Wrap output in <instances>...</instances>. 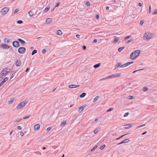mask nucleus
<instances>
[{
  "label": "nucleus",
  "instance_id": "1",
  "mask_svg": "<svg viewBox=\"0 0 157 157\" xmlns=\"http://www.w3.org/2000/svg\"><path fill=\"white\" fill-rule=\"evenodd\" d=\"M140 51L136 50L132 52L130 55V58L132 60L135 59L140 54Z\"/></svg>",
  "mask_w": 157,
  "mask_h": 157
},
{
  "label": "nucleus",
  "instance_id": "2",
  "mask_svg": "<svg viewBox=\"0 0 157 157\" xmlns=\"http://www.w3.org/2000/svg\"><path fill=\"white\" fill-rule=\"evenodd\" d=\"M153 37L152 35L148 32L146 33L143 36V38L144 40H149Z\"/></svg>",
  "mask_w": 157,
  "mask_h": 157
},
{
  "label": "nucleus",
  "instance_id": "3",
  "mask_svg": "<svg viewBox=\"0 0 157 157\" xmlns=\"http://www.w3.org/2000/svg\"><path fill=\"white\" fill-rule=\"evenodd\" d=\"M9 8L8 7H5L2 8L1 10V12L3 15L6 14L9 11Z\"/></svg>",
  "mask_w": 157,
  "mask_h": 157
},
{
  "label": "nucleus",
  "instance_id": "4",
  "mask_svg": "<svg viewBox=\"0 0 157 157\" xmlns=\"http://www.w3.org/2000/svg\"><path fill=\"white\" fill-rule=\"evenodd\" d=\"M26 51V49L24 47H21L18 49V52L21 54L24 53Z\"/></svg>",
  "mask_w": 157,
  "mask_h": 157
},
{
  "label": "nucleus",
  "instance_id": "5",
  "mask_svg": "<svg viewBox=\"0 0 157 157\" xmlns=\"http://www.w3.org/2000/svg\"><path fill=\"white\" fill-rule=\"evenodd\" d=\"M26 103L22 102L19 104L16 107L17 109H20L24 107L26 105Z\"/></svg>",
  "mask_w": 157,
  "mask_h": 157
},
{
  "label": "nucleus",
  "instance_id": "6",
  "mask_svg": "<svg viewBox=\"0 0 157 157\" xmlns=\"http://www.w3.org/2000/svg\"><path fill=\"white\" fill-rule=\"evenodd\" d=\"M121 75L120 74H115L108 76V77L109 78L119 77Z\"/></svg>",
  "mask_w": 157,
  "mask_h": 157
},
{
  "label": "nucleus",
  "instance_id": "7",
  "mask_svg": "<svg viewBox=\"0 0 157 157\" xmlns=\"http://www.w3.org/2000/svg\"><path fill=\"white\" fill-rule=\"evenodd\" d=\"M13 45L16 48H18L19 47L20 44L19 42L17 41H14L12 43Z\"/></svg>",
  "mask_w": 157,
  "mask_h": 157
},
{
  "label": "nucleus",
  "instance_id": "8",
  "mask_svg": "<svg viewBox=\"0 0 157 157\" xmlns=\"http://www.w3.org/2000/svg\"><path fill=\"white\" fill-rule=\"evenodd\" d=\"M8 73L7 71L3 69L1 72V75L2 76H5Z\"/></svg>",
  "mask_w": 157,
  "mask_h": 157
},
{
  "label": "nucleus",
  "instance_id": "9",
  "mask_svg": "<svg viewBox=\"0 0 157 157\" xmlns=\"http://www.w3.org/2000/svg\"><path fill=\"white\" fill-rule=\"evenodd\" d=\"M0 48L3 49H7L10 48V46L6 44H2L0 45Z\"/></svg>",
  "mask_w": 157,
  "mask_h": 157
},
{
  "label": "nucleus",
  "instance_id": "10",
  "mask_svg": "<svg viewBox=\"0 0 157 157\" xmlns=\"http://www.w3.org/2000/svg\"><path fill=\"white\" fill-rule=\"evenodd\" d=\"M129 141H130V140L128 139H125L123 140V141H122L121 143L118 144H117V145H119V144H124V143H128Z\"/></svg>",
  "mask_w": 157,
  "mask_h": 157
},
{
  "label": "nucleus",
  "instance_id": "11",
  "mask_svg": "<svg viewBox=\"0 0 157 157\" xmlns=\"http://www.w3.org/2000/svg\"><path fill=\"white\" fill-rule=\"evenodd\" d=\"M8 77L5 78L0 83V87L3 85V84L8 80Z\"/></svg>",
  "mask_w": 157,
  "mask_h": 157
},
{
  "label": "nucleus",
  "instance_id": "12",
  "mask_svg": "<svg viewBox=\"0 0 157 157\" xmlns=\"http://www.w3.org/2000/svg\"><path fill=\"white\" fill-rule=\"evenodd\" d=\"M79 85H76L74 84H71L68 86V87L70 88H74L79 86Z\"/></svg>",
  "mask_w": 157,
  "mask_h": 157
},
{
  "label": "nucleus",
  "instance_id": "13",
  "mask_svg": "<svg viewBox=\"0 0 157 157\" xmlns=\"http://www.w3.org/2000/svg\"><path fill=\"white\" fill-rule=\"evenodd\" d=\"M21 62L20 60H17L15 65L17 66H20L21 65Z\"/></svg>",
  "mask_w": 157,
  "mask_h": 157
},
{
  "label": "nucleus",
  "instance_id": "14",
  "mask_svg": "<svg viewBox=\"0 0 157 157\" xmlns=\"http://www.w3.org/2000/svg\"><path fill=\"white\" fill-rule=\"evenodd\" d=\"M113 37L114 38H115V39L113 41V43L114 44L116 43L119 40V39L118 37H117L116 36H114Z\"/></svg>",
  "mask_w": 157,
  "mask_h": 157
},
{
  "label": "nucleus",
  "instance_id": "15",
  "mask_svg": "<svg viewBox=\"0 0 157 157\" xmlns=\"http://www.w3.org/2000/svg\"><path fill=\"white\" fill-rule=\"evenodd\" d=\"M55 33L56 34L58 35H61L62 34L61 30H57Z\"/></svg>",
  "mask_w": 157,
  "mask_h": 157
},
{
  "label": "nucleus",
  "instance_id": "16",
  "mask_svg": "<svg viewBox=\"0 0 157 157\" xmlns=\"http://www.w3.org/2000/svg\"><path fill=\"white\" fill-rule=\"evenodd\" d=\"M40 128V125L39 124H36L34 126V129L36 130H38Z\"/></svg>",
  "mask_w": 157,
  "mask_h": 157
},
{
  "label": "nucleus",
  "instance_id": "17",
  "mask_svg": "<svg viewBox=\"0 0 157 157\" xmlns=\"http://www.w3.org/2000/svg\"><path fill=\"white\" fill-rule=\"evenodd\" d=\"M85 105H84V106H85ZM84 105H82V106H81V107H80L79 108V109H78V112L80 113V112H81L82 110H83V109H84Z\"/></svg>",
  "mask_w": 157,
  "mask_h": 157
},
{
  "label": "nucleus",
  "instance_id": "18",
  "mask_svg": "<svg viewBox=\"0 0 157 157\" xmlns=\"http://www.w3.org/2000/svg\"><path fill=\"white\" fill-rule=\"evenodd\" d=\"M121 62H119L116 64L115 67L116 68H117L119 67L120 66L121 67Z\"/></svg>",
  "mask_w": 157,
  "mask_h": 157
},
{
  "label": "nucleus",
  "instance_id": "19",
  "mask_svg": "<svg viewBox=\"0 0 157 157\" xmlns=\"http://www.w3.org/2000/svg\"><path fill=\"white\" fill-rule=\"evenodd\" d=\"M18 40L22 44H24L25 43V41H24V40H22L21 39L19 38V39H18Z\"/></svg>",
  "mask_w": 157,
  "mask_h": 157
},
{
  "label": "nucleus",
  "instance_id": "20",
  "mask_svg": "<svg viewBox=\"0 0 157 157\" xmlns=\"http://www.w3.org/2000/svg\"><path fill=\"white\" fill-rule=\"evenodd\" d=\"M132 124H126L124 125V128L126 129L129 128L131 127Z\"/></svg>",
  "mask_w": 157,
  "mask_h": 157
},
{
  "label": "nucleus",
  "instance_id": "21",
  "mask_svg": "<svg viewBox=\"0 0 157 157\" xmlns=\"http://www.w3.org/2000/svg\"><path fill=\"white\" fill-rule=\"evenodd\" d=\"M52 21V19L50 18H48L46 19V22L47 23H49L51 22Z\"/></svg>",
  "mask_w": 157,
  "mask_h": 157
},
{
  "label": "nucleus",
  "instance_id": "22",
  "mask_svg": "<svg viewBox=\"0 0 157 157\" xmlns=\"http://www.w3.org/2000/svg\"><path fill=\"white\" fill-rule=\"evenodd\" d=\"M86 95V93H83L80 95L79 97L81 98H83Z\"/></svg>",
  "mask_w": 157,
  "mask_h": 157
},
{
  "label": "nucleus",
  "instance_id": "23",
  "mask_svg": "<svg viewBox=\"0 0 157 157\" xmlns=\"http://www.w3.org/2000/svg\"><path fill=\"white\" fill-rule=\"evenodd\" d=\"M101 65V64L100 63H98L97 64H95L94 65V67L95 68H97L99 67Z\"/></svg>",
  "mask_w": 157,
  "mask_h": 157
},
{
  "label": "nucleus",
  "instance_id": "24",
  "mask_svg": "<svg viewBox=\"0 0 157 157\" xmlns=\"http://www.w3.org/2000/svg\"><path fill=\"white\" fill-rule=\"evenodd\" d=\"M28 13H29V16L30 17H32V16H33V11L31 10Z\"/></svg>",
  "mask_w": 157,
  "mask_h": 157
},
{
  "label": "nucleus",
  "instance_id": "25",
  "mask_svg": "<svg viewBox=\"0 0 157 157\" xmlns=\"http://www.w3.org/2000/svg\"><path fill=\"white\" fill-rule=\"evenodd\" d=\"M49 9H50V7H47L44 10V12L45 13L47 12L48 10H49Z\"/></svg>",
  "mask_w": 157,
  "mask_h": 157
},
{
  "label": "nucleus",
  "instance_id": "26",
  "mask_svg": "<svg viewBox=\"0 0 157 157\" xmlns=\"http://www.w3.org/2000/svg\"><path fill=\"white\" fill-rule=\"evenodd\" d=\"M99 98V96H97L93 100V102H95L96 101H97V100Z\"/></svg>",
  "mask_w": 157,
  "mask_h": 157
},
{
  "label": "nucleus",
  "instance_id": "27",
  "mask_svg": "<svg viewBox=\"0 0 157 157\" xmlns=\"http://www.w3.org/2000/svg\"><path fill=\"white\" fill-rule=\"evenodd\" d=\"M127 135V134H124V135H122L120 137H119L117 138L116 140H118L121 139V138H122L123 136H125V135Z\"/></svg>",
  "mask_w": 157,
  "mask_h": 157
},
{
  "label": "nucleus",
  "instance_id": "28",
  "mask_svg": "<svg viewBox=\"0 0 157 157\" xmlns=\"http://www.w3.org/2000/svg\"><path fill=\"white\" fill-rule=\"evenodd\" d=\"M37 52V51L36 50H33V52H32V54H31V55H34V54L36 53Z\"/></svg>",
  "mask_w": 157,
  "mask_h": 157
},
{
  "label": "nucleus",
  "instance_id": "29",
  "mask_svg": "<svg viewBox=\"0 0 157 157\" xmlns=\"http://www.w3.org/2000/svg\"><path fill=\"white\" fill-rule=\"evenodd\" d=\"M4 41L6 43H8L9 42L10 40L9 39L5 38L4 39Z\"/></svg>",
  "mask_w": 157,
  "mask_h": 157
},
{
  "label": "nucleus",
  "instance_id": "30",
  "mask_svg": "<svg viewBox=\"0 0 157 157\" xmlns=\"http://www.w3.org/2000/svg\"><path fill=\"white\" fill-rule=\"evenodd\" d=\"M98 147L97 145H95L94 147L91 150V152L93 151L94 150L96 149Z\"/></svg>",
  "mask_w": 157,
  "mask_h": 157
},
{
  "label": "nucleus",
  "instance_id": "31",
  "mask_svg": "<svg viewBox=\"0 0 157 157\" xmlns=\"http://www.w3.org/2000/svg\"><path fill=\"white\" fill-rule=\"evenodd\" d=\"M14 99H12L11 100H10L8 102V104H10L13 103V102L14 101Z\"/></svg>",
  "mask_w": 157,
  "mask_h": 157
},
{
  "label": "nucleus",
  "instance_id": "32",
  "mask_svg": "<svg viewBox=\"0 0 157 157\" xmlns=\"http://www.w3.org/2000/svg\"><path fill=\"white\" fill-rule=\"evenodd\" d=\"M16 71L15 72H14L11 75V77L10 79L12 78H13V77L16 75Z\"/></svg>",
  "mask_w": 157,
  "mask_h": 157
},
{
  "label": "nucleus",
  "instance_id": "33",
  "mask_svg": "<svg viewBox=\"0 0 157 157\" xmlns=\"http://www.w3.org/2000/svg\"><path fill=\"white\" fill-rule=\"evenodd\" d=\"M124 48V47H122L119 48H118V51L119 52H121L122 51V50Z\"/></svg>",
  "mask_w": 157,
  "mask_h": 157
},
{
  "label": "nucleus",
  "instance_id": "34",
  "mask_svg": "<svg viewBox=\"0 0 157 157\" xmlns=\"http://www.w3.org/2000/svg\"><path fill=\"white\" fill-rule=\"evenodd\" d=\"M148 88L147 87H144L143 88V90L146 91L147 90Z\"/></svg>",
  "mask_w": 157,
  "mask_h": 157
},
{
  "label": "nucleus",
  "instance_id": "35",
  "mask_svg": "<svg viewBox=\"0 0 157 157\" xmlns=\"http://www.w3.org/2000/svg\"><path fill=\"white\" fill-rule=\"evenodd\" d=\"M67 122L66 121H63V122L61 124V126L64 125Z\"/></svg>",
  "mask_w": 157,
  "mask_h": 157
},
{
  "label": "nucleus",
  "instance_id": "36",
  "mask_svg": "<svg viewBox=\"0 0 157 157\" xmlns=\"http://www.w3.org/2000/svg\"><path fill=\"white\" fill-rule=\"evenodd\" d=\"M105 147V144H103L102 146H101L100 147V149L101 150L103 149Z\"/></svg>",
  "mask_w": 157,
  "mask_h": 157
},
{
  "label": "nucleus",
  "instance_id": "37",
  "mask_svg": "<svg viewBox=\"0 0 157 157\" xmlns=\"http://www.w3.org/2000/svg\"><path fill=\"white\" fill-rule=\"evenodd\" d=\"M17 23L19 24H21L23 23V21L21 20H18L17 21Z\"/></svg>",
  "mask_w": 157,
  "mask_h": 157
},
{
  "label": "nucleus",
  "instance_id": "38",
  "mask_svg": "<svg viewBox=\"0 0 157 157\" xmlns=\"http://www.w3.org/2000/svg\"><path fill=\"white\" fill-rule=\"evenodd\" d=\"M129 114V113L128 112H127L125 113L124 115V117H125L128 116Z\"/></svg>",
  "mask_w": 157,
  "mask_h": 157
},
{
  "label": "nucleus",
  "instance_id": "39",
  "mask_svg": "<svg viewBox=\"0 0 157 157\" xmlns=\"http://www.w3.org/2000/svg\"><path fill=\"white\" fill-rule=\"evenodd\" d=\"M157 14V10L155 9L153 13V15Z\"/></svg>",
  "mask_w": 157,
  "mask_h": 157
},
{
  "label": "nucleus",
  "instance_id": "40",
  "mask_svg": "<svg viewBox=\"0 0 157 157\" xmlns=\"http://www.w3.org/2000/svg\"><path fill=\"white\" fill-rule=\"evenodd\" d=\"M108 78H108V77H106V78H101V79H100L99 80V81H101L102 80H105V79H108Z\"/></svg>",
  "mask_w": 157,
  "mask_h": 157
},
{
  "label": "nucleus",
  "instance_id": "41",
  "mask_svg": "<svg viewBox=\"0 0 157 157\" xmlns=\"http://www.w3.org/2000/svg\"><path fill=\"white\" fill-rule=\"evenodd\" d=\"M22 120V119H17V120H15L14 122H18L20 121H21V120Z\"/></svg>",
  "mask_w": 157,
  "mask_h": 157
},
{
  "label": "nucleus",
  "instance_id": "42",
  "mask_svg": "<svg viewBox=\"0 0 157 157\" xmlns=\"http://www.w3.org/2000/svg\"><path fill=\"white\" fill-rule=\"evenodd\" d=\"M130 36H127L124 38V39L126 40H127V39L129 38L130 37Z\"/></svg>",
  "mask_w": 157,
  "mask_h": 157
},
{
  "label": "nucleus",
  "instance_id": "43",
  "mask_svg": "<svg viewBox=\"0 0 157 157\" xmlns=\"http://www.w3.org/2000/svg\"><path fill=\"white\" fill-rule=\"evenodd\" d=\"M113 108H110L107 111V112H110V111H111L112 110H113Z\"/></svg>",
  "mask_w": 157,
  "mask_h": 157
},
{
  "label": "nucleus",
  "instance_id": "44",
  "mask_svg": "<svg viewBox=\"0 0 157 157\" xmlns=\"http://www.w3.org/2000/svg\"><path fill=\"white\" fill-rule=\"evenodd\" d=\"M144 20H142L140 21V24L141 25H142L144 23Z\"/></svg>",
  "mask_w": 157,
  "mask_h": 157
},
{
  "label": "nucleus",
  "instance_id": "45",
  "mask_svg": "<svg viewBox=\"0 0 157 157\" xmlns=\"http://www.w3.org/2000/svg\"><path fill=\"white\" fill-rule=\"evenodd\" d=\"M151 6H149V13H151Z\"/></svg>",
  "mask_w": 157,
  "mask_h": 157
},
{
  "label": "nucleus",
  "instance_id": "46",
  "mask_svg": "<svg viewBox=\"0 0 157 157\" xmlns=\"http://www.w3.org/2000/svg\"><path fill=\"white\" fill-rule=\"evenodd\" d=\"M132 39H130V40H128L126 42V44H128V43H129V42H131L132 41Z\"/></svg>",
  "mask_w": 157,
  "mask_h": 157
},
{
  "label": "nucleus",
  "instance_id": "47",
  "mask_svg": "<svg viewBox=\"0 0 157 157\" xmlns=\"http://www.w3.org/2000/svg\"><path fill=\"white\" fill-rule=\"evenodd\" d=\"M144 70V69H140V70H136V71H133L132 72V73H135L136 72H137V71H140V70Z\"/></svg>",
  "mask_w": 157,
  "mask_h": 157
},
{
  "label": "nucleus",
  "instance_id": "48",
  "mask_svg": "<svg viewBox=\"0 0 157 157\" xmlns=\"http://www.w3.org/2000/svg\"><path fill=\"white\" fill-rule=\"evenodd\" d=\"M4 69H5V70H8V71H8V72H9L10 71V69H9L8 67H7V68L6 67L5 68H4Z\"/></svg>",
  "mask_w": 157,
  "mask_h": 157
},
{
  "label": "nucleus",
  "instance_id": "49",
  "mask_svg": "<svg viewBox=\"0 0 157 157\" xmlns=\"http://www.w3.org/2000/svg\"><path fill=\"white\" fill-rule=\"evenodd\" d=\"M59 4H60V3L59 2H58V3H56V6H55V8L56 7H58Z\"/></svg>",
  "mask_w": 157,
  "mask_h": 157
},
{
  "label": "nucleus",
  "instance_id": "50",
  "mask_svg": "<svg viewBox=\"0 0 157 157\" xmlns=\"http://www.w3.org/2000/svg\"><path fill=\"white\" fill-rule=\"evenodd\" d=\"M82 47L83 50H85L86 48V47L85 45L82 46Z\"/></svg>",
  "mask_w": 157,
  "mask_h": 157
},
{
  "label": "nucleus",
  "instance_id": "51",
  "mask_svg": "<svg viewBox=\"0 0 157 157\" xmlns=\"http://www.w3.org/2000/svg\"><path fill=\"white\" fill-rule=\"evenodd\" d=\"M30 116H30H28V117H23V118L24 119H27V118H29Z\"/></svg>",
  "mask_w": 157,
  "mask_h": 157
},
{
  "label": "nucleus",
  "instance_id": "52",
  "mask_svg": "<svg viewBox=\"0 0 157 157\" xmlns=\"http://www.w3.org/2000/svg\"><path fill=\"white\" fill-rule=\"evenodd\" d=\"M51 127H48L47 129H46V130L47 131H49L51 129Z\"/></svg>",
  "mask_w": 157,
  "mask_h": 157
},
{
  "label": "nucleus",
  "instance_id": "53",
  "mask_svg": "<svg viewBox=\"0 0 157 157\" xmlns=\"http://www.w3.org/2000/svg\"><path fill=\"white\" fill-rule=\"evenodd\" d=\"M125 67H125L124 64H123L122 65H121V68H124Z\"/></svg>",
  "mask_w": 157,
  "mask_h": 157
},
{
  "label": "nucleus",
  "instance_id": "54",
  "mask_svg": "<svg viewBox=\"0 0 157 157\" xmlns=\"http://www.w3.org/2000/svg\"><path fill=\"white\" fill-rule=\"evenodd\" d=\"M128 98L130 99H132L133 98V97L132 96H129L128 97Z\"/></svg>",
  "mask_w": 157,
  "mask_h": 157
},
{
  "label": "nucleus",
  "instance_id": "55",
  "mask_svg": "<svg viewBox=\"0 0 157 157\" xmlns=\"http://www.w3.org/2000/svg\"><path fill=\"white\" fill-rule=\"evenodd\" d=\"M98 132V130L95 129L94 131V133L95 134H96Z\"/></svg>",
  "mask_w": 157,
  "mask_h": 157
},
{
  "label": "nucleus",
  "instance_id": "56",
  "mask_svg": "<svg viewBox=\"0 0 157 157\" xmlns=\"http://www.w3.org/2000/svg\"><path fill=\"white\" fill-rule=\"evenodd\" d=\"M99 15L98 14H97L96 15V18L97 19H98L99 18Z\"/></svg>",
  "mask_w": 157,
  "mask_h": 157
},
{
  "label": "nucleus",
  "instance_id": "57",
  "mask_svg": "<svg viewBox=\"0 0 157 157\" xmlns=\"http://www.w3.org/2000/svg\"><path fill=\"white\" fill-rule=\"evenodd\" d=\"M46 52V50L45 49H44L42 51V53H45Z\"/></svg>",
  "mask_w": 157,
  "mask_h": 157
},
{
  "label": "nucleus",
  "instance_id": "58",
  "mask_svg": "<svg viewBox=\"0 0 157 157\" xmlns=\"http://www.w3.org/2000/svg\"><path fill=\"white\" fill-rule=\"evenodd\" d=\"M18 10H17V9H16L14 11V13H16L17 12H18Z\"/></svg>",
  "mask_w": 157,
  "mask_h": 157
},
{
  "label": "nucleus",
  "instance_id": "59",
  "mask_svg": "<svg viewBox=\"0 0 157 157\" xmlns=\"http://www.w3.org/2000/svg\"><path fill=\"white\" fill-rule=\"evenodd\" d=\"M86 4L87 6H89L90 4V3L89 2H87L86 3Z\"/></svg>",
  "mask_w": 157,
  "mask_h": 157
},
{
  "label": "nucleus",
  "instance_id": "60",
  "mask_svg": "<svg viewBox=\"0 0 157 157\" xmlns=\"http://www.w3.org/2000/svg\"><path fill=\"white\" fill-rule=\"evenodd\" d=\"M17 128L19 130H21V127L20 126H18L17 127Z\"/></svg>",
  "mask_w": 157,
  "mask_h": 157
},
{
  "label": "nucleus",
  "instance_id": "61",
  "mask_svg": "<svg viewBox=\"0 0 157 157\" xmlns=\"http://www.w3.org/2000/svg\"><path fill=\"white\" fill-rule=\"evenodd\" d=\"M20 135L21 136H23V135H24V133L23 132H20Z\"/></svg>",
  "mask_w": 157,
  "mask_h": 157
},
{
  "label": "nucleus",
  "instance_id": "62",
  "mask_svg": "<svg viewBox=\"0 0 157 157\" xmlns=\"http://www.w3.org/2000/svg\"><path fill=\"white\" fill-rule=\"evenodd\" d=\"M124 65H125V67H126L127 66H128V65H129V63H127L125 64H124Z\"/></svg>",
  "mask_w": 157,
  "mask_h": 157
},
{
  "label": "nucleus",
  "instance_id": "63",
  "mask_svg": "<svg viewBox=\"0 0 157 157\" xmlns=\"http://www.w3.org/2000/svg\"><path fill=\"white\" fill-rule=\"evenodd\" d=\"M97 39H96L94 40H93V42L94 43H96L97 42Z\"/></svg>",
  "mask_w": 157,
  "mask_h": 157
},
{
  "label": "nucleus",
  "instance_id": "64",
  "mask_svg": "<svg viewBox=\"0 0 157 157\" xmlns=\"http://www.w3.org/2000/svg\"><path fill=\"white\" fill-rule=\"evenodd\" d=\"M145 124H143L142 125H140L139 126V127H138V128H140V127H143V126H145Z\"/></svg>",
  "mask_w": 157,
  "mask_h": 157
}]
</instances>
